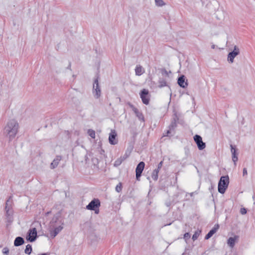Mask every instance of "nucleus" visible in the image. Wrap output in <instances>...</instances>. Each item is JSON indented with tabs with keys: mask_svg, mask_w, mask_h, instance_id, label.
<instances>
[{
	"mask_svg": "<svg viewBox=\"0 0 255 255\" xmlns=\"http://www.w3.org/2000/svg\"><path fill=\"white\" fill-rule=\"evenodd\" d=\"M163 161H161L158 164L157 167H158V169H161V168L162 167Z\"/></svg>",
	"mask_w": 255,
	"mask_h": 255,
	"instance_id": "473e14b6",
	"label": "nucleus"
},
{
	"mask_svg": "<svg viewBox=\"0 0 255 255\" xmlns=\"http://www.w3.org/2000/svg\"><path fill=\"white\" fill-rule=\"evenodd\" d=\"M160 169H158V167H157V168L155 169L153 171H157V173H159V170Z\"/></svg>",
	"mask_w": 255,
	"mask_h": 255,
	"instance_id": "e433bc0d",
	"label": "nucleus"
},
{
	"mask_svg": "<svg viewBox=\"0 0 255 255\" xmlns=\"http://www.w3.org/2000/svg\"><path fill=\"white\" fill-rule=\"evenodd\" d=\"M193 194H194V192L191 193H190V196H193Z\"/></svg>",
	"mask_w": 255,
	"mask_h": 255,
	"instance_id": "ea45409f",
	"label": "nucleus"
},
{
	"mask_svg": "<svg viewBox=\"0 0 255 255\" xmlns=\"http://www.w3.org/2000/svg\"><path fill=\"white\" fill-rule=\"evenodd\" d=\"M219 228V226L218 224L215 225L214 228L206 235L205 239L206 240L210 239L217 231Z\"/></svg>",
	"mask_w": 255,
	"mask_h": 255,
	"instance_id": "f3484780",
	"label": "nucleus"
},
{
	"mask_svg": "<svg viewBox=\"0 0 255 255\" xmlns=\"http://www.w3.org/2000/svg\"><path fill=\"white\" fill-rule=\"evenodd\" d=\"M50 213H51V212H50H50H48L46 213V214H47V215H48V214H49Z\"/></svg>",
	"mask_w": 255,
	"mask_h": 255,
	"instance_id": "a19ab883",
	"label": "nucleus"
},
{
	"mask_svg": "<svg viewBox=\"0 0 255 255\" xmlns=\"http://www.w3.org/2000/svg\"><path fill=\"white\" fill-rule=\"evenodd\" d=\"M87 133L88 135L92 138H95V131L94 130L89 129L88 130Z\"/></svg>",
	"mask_w": 255,
	"mask_h": 255,
	"instance_id": "a878e982",
	"label": "nucleus"
},
{
	"mask_svg": "<svg viewBox=\"0 0 255 255\" xmlns=\"http://www.w3.org/2000/svg\"><path fill=\"white\" fill-rule=\"evenodd\" d=\"M28 240L30 242H34L37 237V230L35 228L29 229L28 231Z\"/></svg>",
	"mask_w": 255,
	"mask_h": 255,
	"instance_id": "f8f14e48",
	"label": "nucleus"
},
{
	"mask_svg": "<svg viewBox=\"0 0 255 255\" xmlns=\"http://www.w3.org/2000/svg\"><path fill=\"white\" fill-rule=\"evenodd\" d=\"M123 161V159L121 158V157H120L115 161L114 165L115 167H118L120 165Z\"/></svg>",
	"mask_w": 255,
	"mask_h": 255,
	"instance_id": "393cba45",
	"label": "nucleus"
},
{
	"mask_svg": "<svg viewBox=\"0 0 255 255\" xmlns=\"http://www.w3.org/2000/svg\"><path fill=\"white\" fill-rule=\"evenodd\" d=\"M240 213L242 215H245L247 213V210L245 208H242L240 210Z\"/></svg>",
	"mask_w": 255,
	"mask_h": 255,
	"instance_id": "2f4dec72",
	"label": "nucleus"
},
{
	"mask_svg": "<svg viewBox=\"0 0 255 255\" xmlns=\"http://www.w3.org/2000/svg\"><path fill=\"white\" fill-rule=\"evenodd\" d=\"M178 84L182 88H185L188 86L187 82H185V76L182 75L178 78Z\"/></svg>",
	"mask_w": 255,
	"mask_h": 255,
	"instance_id": "a211bd4d",
	"label": "nucleus"
},
{
	"mask_svg": "<svg viewBox=\"0 0 255 255\" xmlns=\"http://www.w3.org/2000/svg\"><path fill=\"white\" fill-rule=\"evenodd\" d=\"M236 238L230 237L228 240V245L231 248H233L235 244Z\"/></svg>",
	"mask_w": 255,
	"mask_h": 255,
	"instance_id": "412c9836",
	"label": "nucleus"
},
{
	"mask_svg": "<svg viewBox=\"0 0 255 255\" xmlns=\"http://www.w3.org/2000/svg\"><path fill=\"white\" fill-rule=\"evenodd\" d=\"M62 159V156L60 155H57L56 157L54 159L53 161L51 162L50 165V167L51 169H53L55 168L59 164V162Z\"/></svg>",
	"mask_w": 255,
	"mask_h": 255,
	"instance_id": "dca6fc26",
	"label": "nucleus"
},
{
	"mask_svg": "<svg viewBox=\"0 0 255 255\" xmlns=\"http://www.w3.org/2000/svg\"><path fill=\"white\" fill-rule=\"evenodd\" d=\"M240 53V49L237 46H235L234 50L228 54V61L232 63L234 62L235 57Z\"/></svg>",
	"mask_w": 255,
	"mask_h": 255,
	"instance_id": "423d86ee",
	"label": "nucleus"
},
{
	"mask_svg": "<svg viewBox=\"0 0 255 255\" xmlns=\"http://www.w3.org/2000/svg\"><path fill=\"white\" fill-rule=\"evenodd\" d=\"M122 186L121 183H119L116 187V190L118 192H120L122 191Z\"/></svg>",
	"mask_w": 255,
	"mask_h": 255,
	"instance_id": "c756f323",
	"label": "nucleus"
},
{
	"mask_svg": "<svg viewBox=\"0 0 255 255\" xmlns=\"http://www.w3.org/2000/svg\"><path fill=\"white\" fill-rule=\"evenodd\" d=\"M164 72H165V73H167V71H166L165 70H164Z\"/></svg>",
	"mask_w": 255,
	"mask_h": 255,
	"instance_id": "37998d69",
	"label": "nucleus"
},
{
	"mask_svg": "<svg viewBox=\"0 0 255 255\" xmlns=\"http://www.w3.org/2000/svg\"><path fill=\"white\" fill-rule=\"evenodd\" d=\"M63 222L59 221V225L50 226V234L52 238H55L63 229Z\"/></svg>",
	"mask_w": 255,
	"mask_h": 255,
	"instance_id": "7ed1b4c3",
	"label": "nucleus"
},
{
	"mask_svg": "<svg viewBox=\"0 0 255 255\" xmlns=\"http://www.w3.org/2000/svg\"><path fill=\"white\" fill-rule=\"evenodd\" d=\"M24 243V239L22 237H18L15 238L14 241V245L15 247H18L23 244Z\"/></svg>",
	"mask_w": 255,
	"mask_h": 255,
	"instance_id": "6ab92c4d",
	"label": "nucleus"
},
{
	"mask_svg": "<svg viewBox=\"0 0 255 255\" xmlns=\"http://www.w3.org/2000/svg\"><path fill=\"white\" fill-rule=\"evenodd\" d=\"M100 206V201L98 199H94L86 206V208L90 210H95L96 208Z\"/></svg>",
	"mask_w": 255,
	"mask_h": 255,
	"instance_id": "1a4fd4ad",
	"label": "nucleus"
},
{
	"mask_svg": "<svg viewBox=\"0 0 255 255\" xmlns=\"http://www.w3.org/2000/svg\"><path fill=\"white\" fill-rule=\"evenodd\" d=\"M231 147V151L232 155V160L234 162V164L236 165V162L238 160V153L237 152V149L232 145H230Z\"/></svg>",
	"mask_w": 255,
	"mask_h": 255,
	"instance_id": "4468645a",
	"label": "nucleus"
},
{
	"mask_svg": "<svg viewBox=\"0 0 255 255\" xmlns=\"http://www.w3.org/2000/svg\"><path fill=\"white\" fill-rule=\"evenodd\" d=\"M155 5L159 7H161L165 5V3L163 0H154Z\"/></svg>",
	"mask_w": 255,
	"mask_h": 255,
	"instance_id": "5701e85b",
	"label": "nucleus"
},
{
	"mask_svg": "<svg viewBox=\"0 0 255 255\" xmlns=\"http://www.w3.org/2000/svg\"><path fill=\"white\" fill-rule=\"evenodd\" d=\"M167 206H169V204H168V203H167Z\"/></svg>",
	"mask_w": 255,
	"mask_h": 255,
	"instance_id": "79ce46f5",
	"label": "nucleus"
},
{
	"mask_svg": "<svg viewBox=\"0 0 255 255\" xmlns=\"http://www.w3.org/2000/svg\"><path fill=\"white\" fill-rule=\"evenodd\" d=\"M61 213L58 212L56 213L52 219L51 221L50 222V226H54V225H59V221L63 222L62 219H61Z\"/></svg>",
	"mask_w": 255,
	"mask_h": 255,
	"instance_id": "9b49d317",
	"label": "nucleus"
},
{
	"mask_svg": "<svg viewBox=\"0 0 255 255\" xmlns=\"http://www.w3.org/2000/svg\"><path fill=\"white\" fill-rule=\"evenodd\" d=\"M194 140L197 144V147L199 150H203L206 147L205 143L202 141V138L200 135H195L194 136Z\"/></svg>",
	"mask_w": 255,
	"mask_h": 255,
	"instance_id": "0eeeda50",
	"label": "nucleus"
},
{
	"mask_svg": "<svg viewBox=\"0 0 255 255\" xmlns=\"http://www.w3.org/2000/svg\"><path fill=\"white\" fill-rule=\"evenodd\" d=\"M247 174H248L247 170V169L246 168H244L243 169V176L247 175Z\"/></svg>",
	"mask_w": 255,
	"mask_h": 255,
	"instance_id": "c9c22d12",
	"label": "nucleus"
},
{
	"mask_svg": "<svg viewBox=\"0 0 255 255\" xmlns=\"http://www.w3.org/2000/svg\"><path fill=\"white\" fill-rule=\"evenodd\" d=\"M98 78H97L94 82L92 93L95 99H99L101 96V90L99 86Z\"/></svg>",
	"mask_w": 255,
	"mask_h": 255,
	"instance_id": "20e7f679",
	"label": "nucleus"
},
{
	"mask_svg": "<svg viewBox=\"0 0 255 255\" xmlns=\"http://www.w3.org/2000/svg\"><path fill=\"white\" fill-rule=\"evenodd\" d=\"M145 163L143 161L140 162L137 165L135 169L136 180H139V177L144 169Z\"/></svg>",
	"mask_w": 255,
	"mask_h": 255,
	"instance_id": "6e6552de",
	"label": "nucleus"
},
{
	"mask_svg": "<svg viewBox=\"0 0 255 255\" xmlns=\"http://www.w3.org/2000/svg\"><path fill=\"white\" fill-rule=\"evenodd\" d=\"M2 253L5 255H8L9 253V249L7 247H4L2 249Z\"/></svg>",
	"mask_w": 255,
	"mask_h": 255,
	"instance_id": "7c9ffc66",
	"label": "nucleus"
},
{
	"mask_svg": "<svg viewBox=\"0 0 255 255\" xmlns=\"http://www.w3.org/2000/svg\"><path fill=\"white\" fill-rule=\"evenodd\" d=\"M185 239H188L190 238V234L188 233H186L184 235Z\"/></svg>",
	"mask_w": 255,
	"mask_h": 255,
	"instance_id": "f704fd0d",
	"label": "nucleus"
},
{
	"mask_svg": "<svg viewBox=\"0 0 255 255\" xmlns=\"http://www.w3.org/2000/svg\"><path fill=\"white\" fill-rule=\"evenodd\" d=\"M159 88H162L167 86L166 81L164 79H160L159 80Z\"/></svg>",
	"mask_w": 255,
	"mask_h": 255,
	"instance_id": "4be33fe9",
	"label": "nucleus"
},
{
	"mask_svg": "<svg viewBox=\"0 0 255 255\" xmlns=\"http://www.w3.org/2000/svg\"><path fill=\"white\" fill-rule=\"evenodd\" d=\"M176 127V123L175 121L174 120L171 122V124L169 126V130L167 131V133H169L170 132V130L173 129Z\"/></svg>",
	"mask_w": 255,
	"mask_h": 255,
	"instance_id": "bb28decb",
	"label": "nucleus"
},
{
	"mask_svg": "<svg viewBox=\"0 0 255 255\" xmlns=\"http://www.w3.org/2000/svg\"><path fill=\"white\" fill-rule=\"evenodd\" d=\"M99 212V210L98 209L97 210H95V213L98 214Z\"/></svg>",
	"mask_w": 255,
	"mask_h": 255,
	"instance_id": "4c0bfd02",
	"label": "nucleus"
},
{
	"mask_svg": "<svg viewBox=\"0 0 255 255\" xmlns=\"http://www.w3.org/2000/svg\"><path fill=\"white\" fill-rule=\"evenodd\" d=\"M158 177V173H157V171H153L152 174H151V177L152 178L156 181L157 180Z\"/></svg>",
	"mask_w": 255,
	"mask_h": 255,
	"instance_id": "cd10ccee",
	"label": "nucleus"
},
{
	"mask_svg": "<svg viewBox=\"0 0 255 255\" xmlns=\"http://www.w3.org/2000/svg\"><path fill=\"white\" fill-rule=\"evenodd\" d=\"M148 95V91L144 89L141 91L140 94L142 102L145 105H148L149 104V98Z\"/></svg>",
	"mask_w": 255,
	"mask_h": 255,
	"instance_id": "9d476101",
	"label": "nucleus"
},
{
	"mask_svg": "<svg viewBox=\"0 0 255 255\" xmlns=\"http://www.w3.org/2000/svg\"><path fill=\"white\" fill-rule=\"evenodd\" d=\"M130 107L132 109V111L134 112L136 116L138 118L139 120L144 121V116L143 114L139 111V110L134 107L133 105L129 104Z\"/></svg>",
	"mask_w": 255,
	"mask_h": 255,
	"instance_id": "2eb2a0df",
	"label": "nucleus"
},
{
	"mask_svg": "<svg viewBox=\"0 0 255 255\" xmlns=\"http://www.w3.org/2000/svg\"><path fill=\"white\" fill-rule=\"evenodd\" d=\"M215 45H214V44H213V45H212V46H211V47H212V49L215 48Z\"/></svg>",
	"mask_w": 255,
	"mask_h": 255,
	"instance_id": "58836bf2",
	"label": "nucleus"
},
{
	"mask_svg": "<svg viewBox=\"0 0 255 255\" xmlns=\"http://www.w3.org/2000/svg\"><path fill=\"white\" fill-rule=\"evenodd\" d=\"M198 236V235H197V233H195V234L193 235V236H192V239H193L194 241L196 240L197 239Z\"/></svg>",
	"mask_w": 255,
	"mask_h": 255,
	"instance_id": "72a5a7b5",
	"label": "nucleus"
},
{
	"mask_svg": "<svg viewBox=\"0 0 255 255\" xmlns=\"http://www.w3.org/2000/svg\"><path fill=\"white\" fill-rule=\"evenodd\" d=\"M18 124L14 120L9 121L4 128V133L9 138V140L13 139L17 133Z\"/></svg>",
	"mask_w": 255,
	"mask_h": 255,
	"instance_id": "f257e3e1",
	"label": "nucleus"
},
{
	"mask_svg": "<svg viewBox=\"0 0 255 255\" xmlns=\"http://www.w3.org/2000/svg\"><path fill=\"white\" fill-rule=\"evenodd\" d=\"M117 134L115 130H112L109 134V141L112 145H115L118 143V139L116 138Z\"/></svg>",
	"mask_w": 255,
	"mask_h": 255,
	"instance_id": "ddd939ff",
	"label": "nucleus"
},
{
	"mask_svg": "<svg viewBox=\"0 0 255 255\" xmlns=\"http://www.w3.org/2000/svg\"><path fill=\"white\" fill-rule=\"evenodd\" d=\"M12 196H10L9 198L7 200L5 203V210L6 213V215L8 217L10 218L12 214Z\"/></svg>",
	"mask_w": 255,
	"mask_h": 255,
	"instance_id": "39448f33",
	"label": "nucleus"
},
{
	"mask_svg": "<svg viewBox=\"0 0 255 255\" xmlns=\"http://www.w3.org/2000/svg\"><path fill=\"white\" fill-rule=\"evenodd\" d=\"M129 154H130V152H128V151H126L125 154L123 156H121V157L124 161L129 156Z\"/></svg>",
	"mask_w": 255,
	"mask_h": 255,
	"instance_id": "c85d7f7f",
	"label": "nucleus"
},
{
	"mask_svg": "<svg viewBox=\"0 0 255 255\" xmlns=\"http://www.w3.org/2000/svg\"><path fill=\"white\" fill-rule=\"evenodd\" d=\"M135 72L136 75L140 76L144 72V70L141 66L137 65L135 69Z\"/></svg>",
	"mask_w": 255,
	"mask_h": 255,
	"instance_id": "aec40b11",
	"label": "nucleus"
},
{
	"mask_svg": "<svg viewBox=\"0 0 255 255\" xmlns=\"http://www.w3.org/2000/svg\"><path fill=\"white\" fill-rule=\"evenodd\" d=\"M31 252H32L31 246L30 245H29V244H28L26 246V248L25 249L24 253L26 254L29 255V254H31Z\"/></svg>",
	"mask_w": 255,
	"mask_h": 255,
	"instance_id": "b1692460",
	"label": "nucleus"
},
{
	"mask_svg": "<svg viewBox=\"0 0 255 255\" xmlns=\"http://www.w3.org/2000/svg\"><path fill=\"white\" fill-rule=\"evenodd\" d=\"M229 183V176H222L218 183V192L221 194H224L228 187Z\"/></svg>",
	"mask_w": 255,
	"mask_h": 255,
	"instance_id": "f03ea898",
	"label": "nucleus"
}]
</instances>
